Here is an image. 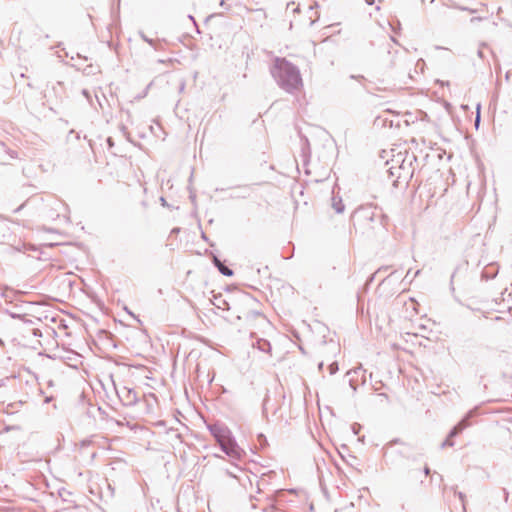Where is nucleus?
Listing matches in <instances>:
<instances>
[{"label":"nucleus","instance_id":"nucleus-2","mask_svg":"<svg viewBox=\"0 0 512 512\" xmlns=\"http://www.w3.org/2000/svg\"><path fill=\"white\" fill-rule=\"evenodd\" d=\"M270 73L278 86L288 93H294L302 86L300 70L285 58L275 57Z\"/></svg>","mask_w":512,"mask_h":512},{"label":"nucleus","instance_id":"nucleus-55","mask_svg":"<svg viewBox=\"0 0 512 512\" xmlns=\"http://www.w3.org/2000/svg\"><path fill=\"white\" fill-rule=\"evenodd\" d=\"M509 78H510V73H509V72H507V73L505 74V79H506V80H509Z\"/></svg>","mask_w":512,"mask_h":512},{"label":"nucleus","instance_id":"nucleus-38","mask_svg":"<svg viewBox=\"0 0 512 512\" xmlns=\"http://www.w3.org/2000/svg\"><path fill=\"white\" fill-rule=\"evenodd\" d=\"M430 472H431L430 468H429L428 466H425V467H424V473H425V475H426V476H428V475L430 474Z\"/></svg>","mask_w":512,"mask_h":512},{"label":"nucleus","instance_id":"nucleus-47","mask_svg":"<svg viewBox=\"0 0 512 512\" xmlns=\"http://www.w3.org/2000/svg\"><path fill=\"white\" fill-rule=\"evenodd\" d=\"M180 231V228L175 227L172 229L171 233H178Z\"/></svg>","mask_w":512,"mask_h":512},{"label":"nucleus","instance_id":"nucleus-4","mask_svg":"<svg viewBox=\"0 0 512 512\" xmlns=\"http://www.w3.org/2000/svg\"><path fill=\"white\" fill-rule=\"evenodd\" d=\"M392 161L399 164L395 169L398 171L397 179H393L392 186L397 188L401 183L407 186L413 177V163L417 161V157L414 154L406 153L405 156H403L402 153H398L396 158Z\"/></svg>","mask_w":512,"mask_h":512},{"label":"nucleus","instance_id":"nucleus-24","mask_svg":"<svg viewBox=\"0 0 512 512\" xmlns=\"http://www.w3.org/2000/svg\"><path fill=\"white\" fill-rule=\"evenodd\" d=\"M456 496L458 497L459 501L461 502V506L462 505H466L467 506V497H466V494L463 493V492H456Z\"/></svg>","mask_w":512,"mask_h":512},{"label":"nucleus","instance_id":"nucleus-51","mask_svg":"<svg viewBox=\"0 0 512 512\" xmlns=\"http://www.w3.org/2000/svg\"><path fill=\"white\" fill-rule=\"evenodd\" d=\"M477 54L480 58L484 57L482 50H478Z\"/></svg>","mask_w":512,"mask_h":512},{"label":"nucleus","instance_id":"nucleus-8","mask_svg":"<svg viewBox=\"0 0 512 512\" xmlns=\"http://www.w3.org/2000/svg\"><path fill=\"white\" fill-rule=\"evenodd\" d=\"M207 429L218 444L220 441H223L226 437H229L232 434L227 426L219 422L208 424Z\"/></svg>","mask_w":512,"mask_h":512},{"label":"nucleus","instance_id":"nucleus-56","mask_svg":"<svg viewBox=\"0 0 512 512\" xmlns=\"http://www.w3.org/2000/svg\"><path fill=\"white\" fill-rule=\"evenodd\" d=\"M195 198H196V196H195L194 194H191V195H190V199H191L192 201H195Z\"/></svg>","mask_w":512,"mask_h":512},{"label":"nucleus","instance_id":"nucleus-33","mask_svg":"<svg viewBox=\"0 0 512 512\" xmlns=\"http://www.w3.org/2000/svg\"><path fill=\"white\" fill-rule=\"evenodd\" d=\"M352 430H353V433L356 435L358 434V431H359V426L357 424H353L352 425Z\"/></svg>","mask_w":512,"mask_h":512},{"label":"nucleus","instance_id":"nucleus-1","mask_svg":"<svg viewBox=\"0 0 512 512\" xmlns=\"http://www.w3.org/2000/svg\"><path fill=\"white\" fill-rule=\"evenodd\" d=\"M389 217L382 209L372 204L359 206L351 215V223L356 231L365 234L378 227L386 228Z\"/></svg>","mask_w":512,"mask_h":512},{"label":"nucleus","instance_id":"nucleus-60","mask_svg":"<svg viewBox=\"0 0 512 512\" xmlns=\"http://www.w3.org/2000/svg\"><path fill=\"white\" fill-rule=\"evenodd\" d=\"M126 311L128 312V314H130V315H132L133 317H135V316H134V314H133L131 311H129L127 308H126Z\"/></svg>","mask_w":512,"mask_h":512},{"label":"nucleus","instance_id":"nucleus-18","mask_svg":"<svg viewBox=\"0 0 512 512\" xmlns=\"http://www.w3.org/2000/svg\"><path fill=\"white\" fill-rule=\"evenodd\" d=\"M139 35L144 42L156 49V43L153 39L147 37L143 32H139Z\"/></svg>","mask_w":512,"mask_h":512},{"label":"nucleus","instance_id":"nucleus-41","mask_svg":"<svg viewBox=\"0 0 512 512\" xmlns=\"http://www.w3.org/2000/svg\"><path fill=\"white\" fill-rule=\"evenodd\" d=\"M350 78L351 79H362L363 80L364 76H362V75H359V76L351 75Z\"/></svg>","mask_w":512,"mask_h":512},{"label":"nucleus","instance_id":"nucleus-9","mask_svg":"<svg viewBox=\"0 0 512 512\" xmlns=\"http://www.w3.org/2000/svg\"><path fill=\"white\" fill-rule=\"evenodd\" d=\"M118 397L121 400V402L126 406H132L137 402V396L134 389H129L124 387L123 393L120 394L117 391Z\"/></svg>","mask_w":512,"mask_h":512},{"label":"nucleus","instance_id":"nucleus-35","mask_svg":"<svg viewBox=\"0 0 512 512\" xmlns=\"http://www.w3.org/2000/svg\"><path fill=\"white\" fill-rule=\"evenodd\" d=\"M457 8H458V9H460V10H463V11H469V12H471V13H473V12H474V10L469 9V8H467V7L457 6Z\"/></svg>","mask_w":512,"mask_h":512},{"label":"nucleus","instance_id":"nucleus-3","mask_svg":"<svg viewBox=\"0 0 512 512\" xmlns=\"http://www.w3.org/2000/svg\"><path fill=\"white\" fill-rule=\"evenodd\" d=\"M259 301L250 293L240 292L237 296V305L234 306L237 320H245L247 323L265 316L258 310Z\"/></svg>","mask_w":512,"mask_h":512},{"label":"nucleus","instance_id":"nucleus-20","mask_svg":"<svg viewBox=\"0 0 512 512\" xmlns=\"http://www.w3.org/2000/svg\"><path fill=\"white\" fill-rule=\"evenodd\" d=\"M211 260H212L213 265H214L217 269H218V268L222 265V263H223V261H221V259H220L216 254H214V253H211Z\"/></svg>","mask_w":512,"mask_h":512},{"label":"nucleus","instance_id":"nucleus-6","mask_svg":"<svg viewBox=\"0 0 512 512\" xmlns=\"http://www.w3.org/2000/svg\"><path fill=\"white\" fill-rule=\"evenodd\" d=\"M221 450L233 460H241L246 455L245 451L240 448L233 434L220 441Z\"/></svg>","mask_w":512,"mask_h":512},{"label":"nucleus","instance_id":"nucleus-14","mask_svg":"<svg viewBox=\"0 0 512 512\" xmlns=\"http://www.w3.org/2000/svg\"><path fill=\"white\" fill-rule=\"evenodd\" d=\"M238 472H243L241 467H239L237 464H233V468L232 469H226L225 470V473L227 476L231 477V478H234V479H237L240 483L241 482V478L239 477L238 475Z\"/></svg>","mask_w":512,"mask_h":512},{"label":"nucleus","instance_id":"nucleus-61","mask_svg":"<svg viewBox=\"0 0 512 512\" xmlns=\"http://www.w3.org/2000/svg\"><path fill=\"white\" fill-rule=\"evenodd\" d=\"M264 512H273L272 509H264Z\"/></svg>","mask_w":512,"mask_h":512},{"label":"nucleus","instance_id":"nucleus-28","mask_svg":"<svg viewBox=\"0 0 512 512\" xmlns=\"http://www.w3.org/2000/svg\"><path fill=\"white\" fill-rule=\"evenodd\" d=\"M106 144H107V147H108L109 150L112 149L114 147V145H115L113 138L112 137H107Z\"/></svg>","mask_w":512,"mask_h":512},{"label":"nucleus","instance_id":"nucleus-11","mask_svg":"<svg viewBox=\"0 0 512 512\" xmlns=\"http://www.w3.org/2000/svg\"><path fill=\"white\" fill-rule=\"evenodd\" d=\"M331 206L337 214H341L345 210V205L342 198L338 195H335L334 191H332Z\"/></svg>","mask_w":512,"mask_h":512},{"label":"nucleus","instance_id":"nucleus-10","mask_svg":"<svg viewBox=\"0 0 512 512\" xmlns=\"http://www.w3.org/2000/svg\"><path fill=\"white\" fill-rule=\"evenodd\" d=\"M498 271L499 267L495 263H491L482 271L481 278L484 280L493 279L498 274Z\"/></svg>","mask_w":512,"mask_h":512},{"label":"nucleus","instance_id":"nucleus-44","mask_svg":"<svg viewBox=\"0 0 512 512\" xmlns=\"http://www.w3.org/2000/svg\"><path fill=\"white\" fill-rule=\"evenodd\" d=\"M478 112L481 114V104L480 103H478L476 105V113H478Z\"/></svg>","mask_w":512,"mask_h":512},{"label":"nucleus","instance_id":"nucleus-34","mask_svg":"<svg viewBox=\"0 0 512 512\" xmlns=\"http://www.w3.org/2000/svg\"><path fill=\"white\" fill-rule=\"evenodd\" d=\"M160 202H161V205L164 206V207H168V203L166 201V199L164 197H160Z\"/></svg>","mask_w":512,"mask_h":512},{"label":"nucleus","instance_id":"nucleus-64","mask_svg":"<svg viewBox=\"0 0 512 512\" xmlns=\"http://www.w3.org/2000/svg\"><path fill=\"white\" fill-rule=\"evenodd\" d=\"M380 396L387 397V394L382 393V394H380Z\"/></svg>","mask_w":512,"mask_h":512},{"label":"nucleus","instance_id":"nucleus-27","mask_svg":"<svg viewBox=\"0 0 512 512\" xmlns=\"http://www.w3.org/2000/svg\"><path fill=\"white\" fill-rule=\"evenodd\" d=\"M480 123H481V114L478 112V113H476L475 119H474V126L476 129L479 128Z\"/></svg>","mask_w":512,"mask_h":512},{"label":"nucleus","instance_id":"nucleus-52","mask_svg":"<svg viewBox=\"0 0 512 512\" xmlns=\"http://www.w3.org/2000/svg\"><path fill=\"white\" fill-rule=\"evenodd\" d=\"M323 366H324V363H323V362H320V363L318 364V369H319V370H322V369H323Z\"/></svg>","mask_w":512,"mask_h":512},{"label":"nucleus","instance_id":"nucleus-12","mask_svg":"<svg viewBox=\"0 0 512 512\" xmlns=\"http://www.w3.org/2000/svg\"><path fill=\"white\" fill-rule=\"evenodd\" d=\"M365 370L362 369V367H358V368H355V369H352V370H349L347 373H346V376H349V385L350 387L353 389V391H356L357 389V386H356V380L354 378V375H359L360 373L362 374V376L364 377V374H365Z\"/></svg>","mask_w":512,"mask_h":512},{"label":"nucleus","instance_id":"nucleus-45","mask_svg":"<svg viewBox=\"0 0 512 512\" xmlns=\"http://www.w3.org/2000/svg\"><path fill=\"white\" fill-rule=\"evenodd\" d=\"M420 273H421V270H420V269H418V270L413 274L412 279H414L415 277L419 276V275H420Z\"/></svg>","mask_w":512,"mask_h":512},{"label":"nucleus","instance_id":"nucleus-36","mask_svg":"<svg viewBox=\"0 0 512 512\" xmlns=\"http://www.w3.org/2000/svg\"><path fill=\"white\" fill-rule=\"evenodd\" d=\"M449 489H450V491H452L454 493L455 496H456V492H459L457 490V486L456 485L449 487Z\"/></svg>","mask_w":512,"mask_h":512},{"label":"nucleus","instance_id":"nucleus-39","mask_svg":"<svg viewBox=\"0 0 512 512\" xmlns=\"http://www.w3.org/2000/svg\"><path fill=\"white\" fill-rule=\"evenodd\" d=\"M184 88H185V82H184V81H182V82L180 83V86H179V92H182V91L184 90Z\"/></svg>","mask_w":512,"mask_h":512},{"label":"nucleus","instance_id":"nucleus-17","mask_svg":"<svg viewBox=\"0 0 512 512\" xmlns=\"http://www.w3.org/2000/svg\"><path fill=\"white\" fill-rule=\"evenodd\" d=\"M222 275L231 277L234 275L233 269L229 268L225 262L222 263V265L217 269Z\"/></svg>","mask_w":512,"mask_h":512},{"label":"nucleus","instance_id":"nucleus-42","mask_svg":"<svg viewBox=\"0 0 512 512\" xmlns=\"http://www.w3.org/2000/svg\"><path fill=\"white\" fill-rule=\"evenodd\" d=\"M25 204H22L20 205L19 207H17L15 210H14V213H18L22 210V208L24 207Z\"/></svg>","mask_w":512,"mask_h":512},{"label":"nucleus","instance_id":"nucleus-43","mask_svg":"<svg viewBox=\"0 0 512 512\" xmlns=\"http://www.w3.org/2000/svg\"><path fill=\"white\" fill-rule=\"evenodd\" d=\"M15 405H16V403L8 404V405H7V408H6L4 411H5V412H7V413H9L8 408H9V407L13 408Z\"/></svg>","mask_w":512,"mask_h":512},{"label":"nucleus","instance_id":"nucleus-7","mask_svg":"<svg viewBox=\"0 0 512 512\" xmlns=\"http://www.w3.org/2000/svg\"><path fill=\"white\" fill-rule=\"evenodd\" d=\"M479 415V408L474 407L471 410H469L462 419L454 425L451 430L448 433V437L454 438L458 436L460 433H462L463 430L470 427L472 425V419L477 417Z\"/></svg>","mask_w":512,"mask_h":512},{"label":"nucleus","instance_id":"nucleus-59","mask_svg":"<svg viewBox=\"0 0 512 512\" xmlns=\"http://www.w3.org/2000/svg\"><path fill=\"white\" fill-rule=\"evenodd\" d=\"M225 5V1L224 0H221L220 1V6H224Z\"/></svg>","mask_w":512,"mask_h":512},{"label":"nucleus","instance_id":"nucleus-49","mask_svg":"<svg viewBox=\"0 0 512 512\" xmlns=\"http://www.w3.org/2000/svg\"><path fill=\"white\" fill-rule=\"evenodd\" d=\"M368 5H373L375 0H365Z\"/></svg>","mask_w":512,"mask_h":512},{"label":"nucleus","instance_id":"nucleus-58","mask_svg":"<svg viewBox=\"0 0 512 512\" xmlns=\"http://www.w3.org/2000/svg\"><path fill=\"white\" fill-rule=\"evenodd\" d=\"M299 11H300L299 7H296L293 9V12H299Z\"/></svg>","mask_w":512,"mask_h":512},{"label":"nucleus","instance_id":"nucleus-21","mask_svg":"<svg viewBox=\"0 0 512 512\" xmlns=\"http://www.w3.org/2000/svg\"><path fill=\"white\" fill-rule=\"evenodd\" d=\"M328 370H329V373H330L331 375H334L336 372H338V370H339L338 362H337V361H334V362H332L331 364H329V366H328Z\"/></svg>","mask_w":512,"mask_h":512},{"label":"nucleus","instance_id":"nucleus-48","mask_svg":"<svg viewBox=\"0 0 512 512\" xmlns=\"http://www.w3.org/2000/svg\"><path fill=\"white\" fill-rule=\"evenodd\" d=\"M87 415H88L89 417L93 416V410L88 409V410H87Z\"/></svg>","mask_w":512,"mask_h":512},{"label":"nucleus","instance_id":"nucleus-25","mask_svg":"<svg viewBox=\"0 0 512 512\" xmlns=\"http://www.w3.org/2000/svg\"><path fill=\"white\" fill-rule=\"evenodd\" d=\"M454 446V442L452 440V438L448 437L441 443V448H445V447H453Z\"/></svg>","mask_w":512,"mask_h":512},{"label":"nucleus","instance_id":"nucleus-22","mask_svg":"<svg viewBox=\"0 0 512 512\" xmlns=\"http://www.w3.org/2000/svg\"><path fill=\"white\" fill-rule=\"evenodd\" d=\"M257 439H258V442H259L261 448H264L268 445L267 438L264 434H262V433L258 434Z\"/></svg>","mask_w":512,"mask_h":512},{"label":"nucleus","instance_id":"nucleus-5","mask_svg":"<svg viewBox=\"0 0 512 512\" xmlns=\"http://www.w3.org/2000/svg\"><path fill=\"white\" fill-rule=\"evenodd\" d=\"M398 442V439L389 442L384 454L387 464H395L396 455H400L401 457H404L406 459H415L411 454L412 447L409 444L402 443L399 448L394 449V445L397 444Z\"/></svg>","mask_w":512,"mask_h":512},{"label":"nucleus","instance_id":"nucleus-53","mask_svg":"<svg viewBox=\"0 0 512 512\" xmlns=\"http://www.w3.org/2000/svg\"><path fill=\"white\" fill-rule=\"evenodd\" d=\"M51 400H52V397H51V396H50V397H46V398H45V403H49Z\"/></svg>","mask_w":512,"mask_h":512},{"label":"nucleus","instance_id":"nucleus-40","mask_svg":"<svg viewBox=\"0 0 512 512\" xmlns=\"http://www.w3.org/2000/svg\"><path fill=\"white\" fill-rule=\"evenodd\" d=\"M409 277H411V270H408L405 277L403 278V281L407 280Z\"/></svg>","mask_w":512,"mask_h":512},{"label":"nucleus","instance_id":"nucleus-37","mask_svg":"<svg viewBox=\"0 0 512 512\" xmlns=\"http://www.w3.org/2000/svg\"><path fill=\"white\" fill-rule=\"evenodd\" d=\"M388 268H389V266H382V267H380V268L376 271V273H380L381 271H386V270H388Z\"/></svg>","mask_w":512,"mask_h":512},{"label":"nucleus","instance_id":"nucleus-13","mask_svg":"<svg viewBox=\"0 0 512 512\" xmlns=\"http://www.w3.org/2000/svg\"><path fill=\"white\" fill-rule=\"evenodd\" d=\"M212 303L217 309L230 310L232 308L229 301L224 299L220 293L214 296Z\"/></svg>","mask_w":512,"mask_h":512},{"label":"nucleus","instance_id":"nucleus-23","mask_svg":"<svg viewBox=\"0 0 512 512\" xmlns=\"http://www.w3.org/2000/svg\"><path fill=\"white\" fill-rule=\"evenodd\" d=\"M268 403H269V398L265 397L264 400H263V405H262L263 406L262 407V413H263V415H264V417L266 419H268V417H267V411L269 409Z\"/></svg>","mask_w":512,"mask_h":512},{"label":"nucleus","instance_id":"nucleus-29","mask_svg":"<svg viewBox=\"0 0 512 512\" xmlns=\"http://www.w3.org/2000/svg\"><path fill=\"white\" fill-rule=\"evenodd\" d=\"M376 274H377V273L375 272V273L371 274V275L367 278V280H366V285H367V286H369V285L374 281Z\"/></svg>","mask_w":512,"mask_h":512},{"label":"nucleus","instance_id":"nucleus-31","mask_svg":"<svg viewBox=\"0 0 512 512\" xmlns=\"http://www.w3.org/2000/svg\"><path fill=\"white\" fill-rule=\"evenodd\" d=\"M188 18L193 22V24L196 26L197 28V32L200 33V30L196 24V21H195V18L192 16V15H188Z\"/></svg>","mask_w":512,"mask_h":512},{"label":"nucleus","instance_id":"nucleus-54","mask_svg":"<svg viewBox=\"0 0 512 512\" xmlns=\"http://www.w3.org/2000/svg\"><path fill=\"white\" fill-rule=\"evenodd\" d=\"M476 20H481V18H480V17H473V18L471 19V22H474V21H476Z\"/></svg>","mask_w":512,"mask_h":512},{"label":"nucleus","instance_id":"nucleus-19","mask_svg":"<svg viewBox=\"0 0 512 512\" xmlns=\"http://www.w3.org/2000/svg\"><path fill=\"white\" fill-rule=\"evenodd\" d=\"M211 260H212L213 265H214L217 269H218V268L222 265V263H223V261H221V259H220L216 254H214V253H211Z\"/></svg>","mask_w":512,"mask_h":512},{"label":"nucleus","instance_id":"nucleus-26","mask_svg":"<svg viewBox=\"0 0 512 512\" xmlns=\"http://www.w3.org/2000/svg\"><path fill=\"white\" fill-rule=\"evenodd\" d=\"M395 169H396V167L391 166V167L387 170V173H388V175H389V178L397 179L398 171H396Z\"/></svg>","mask_w":512,"mask_h":512},{"label":"nucleus","instance_id":"nucleus-15","mask_svg":"<svg viewBox=\"0 0 512 512\" xmlns=\"http://www.w3.org/2000/svg\"><path fill=\"white\" fill-rule=\"evenodd\" d=\"M256 344H257V348L262 352L270 353L272 350L271 344L268 340L258 339Z\"/></svg>","mask_w":512,"mask_h":512},{"label":"nucleus","instance_id":"nucleus-16","mask_svg":"<svg viewBox=\"0 0 512 512\" xmlns=\"http://www.w3.org/2000/svg\"><path fill=\"white\" fill-rule=\"evenodd\" d=\"M301 141H302L301 150H302L303 156L310 155V143H309L308 138L306 136H303V137H301Z\"/></svg>","mask_w":512,"mask_h":512},{"label":"nucleus","instance_id":"nucleus-46","mask_svg":"<svg viewBox=\"0 0 512 512\" xmlns=\"http://www.w3.org/2000/svg\"><path fill=\"white\" fill-rule=\"evenodd\" d=\"M82 93H83L84 96L89 97V91L88 90L84 89L82 91Z\"/></svg>","mask_w":512,"mask_h":512},{"label":"nucleus","instance_id":"nucleus-57","mask_svg":"<svg viewBox=\"0 0 512 512\" xmlns=\"http://www.w3.org/2000/svg\"><path fill=\"white\" fill-rule=\"evenodd\" d=\"M236 197L240 198V195H237ZM246 197H247V195H245V194L241 195V198H246Z\"/></svg>","mask_w":512,"mask_h":512},{"label":"nucleus","instance_id":"nucleus-62","mask_svg":"<svg viewBox=\"0 0 512 512\" xmlns=\"http://www.w3.org/2000/svg\"><path fill=\"white\" fill-rule=\"evenodd\" d=\"M202 238H203L204 240H207V237H206L205 233H202Z\"/></svg>","mask_w":512,"mask_h":512},{"label":"nucleus","instance_id":"nucleus-63","mask_svg":"<svg viewBox=\"0 0 512 512\" xmlns=\"http://www.w3.org/2000/svg\"><path fill=\"white\" fill-rule=\"evenodd\" d=\"M242 189H244L246 191L249 190V188L247 186H244Z\"/></svg>","mask_w":512,"mask_h":512},{"label":"nucleus","instance_id":"nucleus-50","mask_svg":"<svg viewBox=\"0 0 512 512\" xmlns=\"http://www.w3.org/2000/svg\"><path fill=\"white\" fill-rule=\"evenodd\" d=\"M461 512H467V506L466 505H462Z\"/></svg>","mask_w":512,"mask_h":512},{"label":"nucleus","instance_id":"nucleus-30","mask_svg":"<svg viewBox=\"0 0 512 512\" xmlns=\"http://www.w3.org/2000/svg\"><path fill=\"white\" fill-rule=\"evenodd\" d=\"M223 14L222 13H214V14H211L209 15L207 18H206V22L209 21L210 19L214 18V17H222Z\"/></svg>","mask_w":512,"mask_h":512},{"label":"nucleus","instance_id":"nucleus-32","mask_svg":"<svg viewBox=\"0 0 512 512\" xmlns=\"http://www.w3.org/2000/svg\"><path fill=\"white\" fill-rule=\"evenodd\" d=\"M96 410L104 417L106 416V412L100 407V406H97L96 407Z\"/></svg>","mask_w":512,"mask_h":512}]
</instances>
